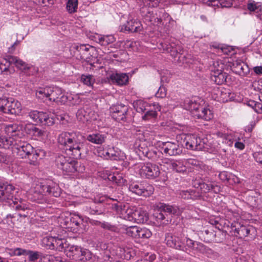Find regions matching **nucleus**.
Here are the masks:
<instances>
[{
  "label": "nucleus",
  "instance_id": "nucleus-52",
  "mask_svg": "<svg viewBox=\"0 0 262 262\" xmlns=\"http://www.w3.org/2000/svg\"><path fill=\"white\" fill-rule=\"evenodd\" d=\"M61 190L58 185L55 183L52 187L50 186V194L52 193L54 196L58 197L60 194Z\"/></svg>",
  "mask_w": 262,
  "mask_h": 262
},
{
  "label": "nucleus",
  "instance_id": "nucleus-44",
  "mask_svg": "<svg viewBox=\"0 0 262 262\" xmlns=\"http://www.w3.org/2000/svg\"><path fill=\"white\" fill-rule=\"evenodd\" d=\"M231 138V141H232L233 142L234 141H235V143L234 144V146L235 148H236L239 150H243L244 149V148H245L244 144L242 142L240 141L241 139L243 138L242 137H241L237 134H234L233 137H232Z\"/></svg>",
  "mask_w": 262,
  "mask_h": 262
},
{
  "label": "nucleus",
  "instance_id": "nucleus-40",
  "mask_svg": "<svg viewBox=\"0 0 262 262\" xmlns=\"http://www.w3.org/2000/svg\"><path fill=\"white\" fill-rule=\"evenodd\" d=\"M225 65L221 60H216L213 62L211 67V71L212 74L216 73L217 72H222L224 70Z\"/></svg>",
  "mask_w": 262,
  "mask_h": 262
},
{
  "label": "nucleus",
  "instance_id": "nucleus-35",
  "mask_svg": "<svg viewBox=\"0 0 262 262\" xmlns=\"http://www.w3.org/2000/svg\"><path fill=\"white\" fill-rule=\"evenodd\" d=\"M145 21L149 22L154 25H159L161 24L162 20L161 18L158 17L152 12H148L147 14L144 16Z\"/></svg>",
  "mask_w": 262,
  "mask_h": 262
},
{
  "label": "nucleus",
  "instance_id": "nucleus-26",
  "mask_svg": "<svg viewBox=\"0 0 262 262\" xmlns=\"http://www.w3.org/2000/svg\"><path fill=\"white\" fill-rule=\"evenodd\" d=\"M106 138L105 135L97 133L89 135L86 137V139L94 144H101L105 142Z\"/></svg>",
  "mask_w": 262,
  "mask_h": 262
},
{
  "label": "nucleus",
  "instance_id": "nucleus-47",
  "mask_svg": "<svg viewBox=\"0 0 262 262\" xmlns=\"http://www.w3.org/2000/svg\"><path fill=\"white\" fill-rule=\"evenodd\" d=\"M205 238L207 242L211 241H216L215 239L216 234L213 232L209 230H206L203 232Z\"/></svg>",
  "mask_w": 262,
  "mask_h": 262
},
{
  "label": "nucleus",
  "instance_id": "nucleus-5",
  "mask_svg": "<svg viewBox=\"0 0 262 262\" xmlns=\"http://www.w3.org/2000/svg\"><path fill=\"white\" fill-rule=\"evenodd\" d=\"M11 64H15L18 69L25 73L28 75L30 74L28 72V71L32 68V66L26 63L17 57L13 56H8L7 59H5L0 62V74L5 72L7 73L8 72L10 74L12 73L14 70L9 68Z\"/></svg>",
  "mask_w": 262,
  "mask_h": 262
},
{
  "label": "nucleus",
  "instance_id": "nucleus-17",
  "mask_svg": "<svg viewBox=\"0 0 262 262\" xmlns=\"http://www.w3.org/2000/svg\"><path fill=\"white\" fill-rule=\"evenodd\" d=\"M59 101L61 104L68 103L69 105H76L80 103L81 99L78 94L67 93L60 97Z\"/></svg>",
  "mask_w": 262,
  "mask_h": 262
},
{
  "label": "nucleus",
  "instance_id": "nucleus-25",
  "mask_svg": "<svg viewBox=\"0 0 262 262\" xmlns=\"http://www.w3.org/2000/svg\"><path fill=\"white\" fill-rule=\"evenodd\" d=\"M194 186L200 189L202 192L206 193L215 189V186L211 183H205L201 180H195L193 182Z\"/></svg>",
  "mask_w": 262,
  "mask_h": 262
},
{
  "label": "nucleus",
  "instance_id": "nucleus-11",
  "mask_svg": "<svg viewBox=\"0 0 262 262\" xmlns=\"http://www.w3.org/2000/svg\"><path fill=\"white\" fill-rule=\"evenodd\" d=\"M111 205V208L115 210L120 217L125 220L133 222L135 207H129L128 205H122V203H115L114 204L108 203Z\"/></svg>",
  "mask_w": 262,
  "mask_h": 262
},
{
  "label": "nucleus",
  "instance_id": "nucleus-1",
  "mask_svg": "<svg viewBox=\"0 0 262 262\" xmlns=\"http://www.w3.org/2000/svg\"><path fill=\"white\" fill-rule=\"evenodd\" d=\"M81 137L79 133L75 132H64L58 137V143L63 146V149L65 150L66 154L72 157L59 168L65 174H70L77 171L78 163L74 159L81 157L84 146L83 142L79 139Z\"/></svg>",
  "mask_w": 262,
  "mask_h": 262
},
{
  "label": "nucleus",
  "instance_id": "nucleus-27",
  "mask_svg": "<svg viewBox=\"0 0 262 262\" xmlns=\"http://www.w3.org/2000/svg\"><path fill=\"white\" fill-rule=\"evenodd\" d=\"M186 244L185 247L187 246L193 250L203 252L205 250V246L201 243L194 241L189 238L186 237L185 239Z\"/></svg>",
  "mask_w": 262,
  "mask_h": 262
},
{
  "label": "nucleus",
  "instance_id": "nucleus-30",
  "mask_svg": "<svg viewBox=\"0 0 262 262\" xmlns=\"http://www.w3.org/2000/svg\"><path fill=\"white\" fill-rule=\"evenodd\" d=\"M228 75L226 73L222 72L212 74L211 79L218 85L222 84L226 81Z\"/></svg>",
  "mask_w": 262,
  "mask_h": 262
},
{
  "label": "nucleus",
  "instance_id": "nucleus-55",
  "mask_svg": "<svg viewBox=\"0 0 262 262\" xmlns=\"http://www.w3.org/2000/svg\"><path fill=\"white\" fill-rule=\"evenodd\" d=\"M24 252H25V249H23L19 248L15 249H11L9 250V254L11 255L20 256L21 255H24Z\"/></svg>",
  "mask_w": 262,
  "mask_h": 262
},
{
  "label": "nucleus",
  "instance_id": "nucleus-2",
  "mask_svg": "<svg viewBox=\"0 0 262 262\" xmlns=\"http://www.w3.org/2000/svg\"><path fill=\"white\" fill-rule=\"evenodd\" d=\"M204 104L203 99L198 97H193L191 99L185 100L183 107L189 111L198 119L206 121L210 120L213 118V114L209 108L203 106Z\"/></svg>",
  "mask_w": 262,
  "mask_h": 262
},
{
  "label": "nucleus",
  "instance_id": "nucleus-48",
  "mask_svg": "<svg viewBox=\"0 0 262 262\" xmlns=\"http://www.w3.org/2000/svg\"><path fill=\"white\" fill-rule=\"evenodd\" d=\"M77 117L78 119L83 122L88 121L90 119L87 112L83 110L78 111L77 114Z\"/></svg>",
  "mask_w": 262,
  "mask_h": 262
},
{
  "label": "nucleus",
  "instance_id": "nucleus-62",
  "mask_svg": "<svg viewBox=\"0 0 262 262\" xmlns=\"http://www.w3.org/2000/svg\"><path fill=\"white\" fill-rule=\"evenodd\" d=\"M253 86L254 89H257L259 91L262 93V78L253 83Z\"/></svg>",
  "mask_w": 262,
  "mask_h": 262
},
{
  "label": "nucleus",
  "instance_id": "nucleus-39",
  "mask_svg": "<svg viewBox=\"0 0 262 262\" xmlns=\"http://www.w3.org/2000/svg\"><path fill=\"white\" fill-rule=\"evenodd\" d=\"M72 216L70 215L66 216L64 214H61L58 218V222L59 225L63 228L67 229L69 224L71 222Z\"/></svg>",
  "mask_w": 262,
  "mask_h": 262
},
{
  "label": "nucleus",
  "instance_id": "nucleus-6",
  "mask_svg": "<svg viewBox=\"0 0 262 262\" xmlns=\"http://www.w3.org/2000/svg\"><path fill=\"white\" fill-rule=\"evenodd\" d=\"M183 142V147L192 150H201L207 148L206 143L207 139H201L193 134L182 135L181 136Z\"/></svg>",
  "mask_w": 262,
  "mask_h": 262
},
{
  "label": "nucleus",
  "instance_id": "nucleus-38",
  "mask_svg": "<svg viewBox=\"0 0 262 262\" xmlns=\"http://www.w3.org/2000/svg\"><path fill=\"white\" fill-rule=\"evenodd\" d=\"M78 0H68L66 4V10L70 14L77 12L78 9Z\"/></svg>",
  "mask_w": 262,
  "mask_h": 262
},
{
  "label": "nucleus",
  "instance_id": "nucleus-8",
  "mask_svg": "<svg viewBox=\"0 0 262 262\" xmlns=\"http://www.w3.org/2000/svg\"><path fill=\"white\" fill-rule=\"evenodd\" d=\"M69 250V252L67 253V256H72L73 258L76 260L83 262L90 260L92 261L98 260V258L88 249H84L78 246H72L70 247Z\"/></svg>",
  "mask_w": 262,
  "mask_h": 262
},
{
  "label": "nucleus",
  "instance_id": "nucleus-41",
  "mask_svg": "<svg viewBox=\"0 0 262 262\" xmlns=\"http://www.w3.org/2000/svg\"><path fill=\"white\" fill-rule=\"evenodd\" d=\"M71 158L70 157H66L63 154H59L56 157L55 164L58 168H60L61 166L69 161Z\"/></svg>",
  "mask_w": 262,
  "mask_h": 262
},
{
  "label": "nucleus",
  "instance_id": "nucleus-42",
  "mask_svg": "<svg viewBox=\"0 0 262 262\" xmlns=\"http://www.w3.org/2000/svg\"><path fill=\"white\" fill-rule=\"evenodd\" d=\"M152 235L151 231L146 228H140L139 227L137 238H148Z\"/></svg>",
  "mask_w": 262,
  "mask_h": 262
},
{
  "label": "nucleus",
  "instance_id": "nucleus-31",
  "mask_svg": "<svg viewBox=\"0 0 262 262\" xmlns=\"http://www.w3.org/2000/svg\"><path fill=\"white\" fill-rule=\"evenodd\" d=\"M153 108L148 109L142 116V118L145 120H148L152 118H155L157 115V111L160 110V106L158 104H154L152 106Z\"/></svg>",
  "mask_w": 262,
  "mask_h": 262
},
{
  "label": "nucleus",
  "instance_id": "nucleus-15",
  "mask_svg": "<svg viewBox=\"0 0 262 262\" xmlns=\"http://www.w3.org/2000/svg\"><path fill=\"white\" fill-rule=\"evenodd\" d=\"M128 111V107L122 104H117L111 107L113 117L117 121L124 120Z\"/></svg>",
  "mask_w": 262,
  "mask_h": 262
},
{
  "label": "nucleus",
  "instance_id": "nucleus-46",
  "mask_svg": "<svg viewBox=\"0 0 262 262\" xmlns=\"http://www.w3.org/2000/svg\"><path fill=\"white\" fill-rule=\"evenodd\" d=\"M139 227L136 226H132L127 227L126 229V233L135 238H137Z\"/></svg>",
  "mask_w": 262,
  "mask_h": 262
},
{
  "label": "nucleus",
  "instance_id": "nucleus-29",
  "mask_svg": "<svg viewBox=\"0 0 262 262\" xmlns=\"http://www.w3.org/2000/svg\"><path fill=\"white\" fill-rule=\"evenodd\" d=\"M80 218L78 215L72 216L71 222L67 228L68 231L77 232L80 227Z\"/></svg>",
  "mask_w": 262,
  "mask_h": 262
},
{
  "label": "nucleus",
  "instance_id": "nucleus-36",
  "mask_svg": "<svg viewBox=\"0 0 262 262\" xmlns=\"http://www.w3.org/2000/svg\"><path fill=\"white\" fill-rule=\"evenodd\" d=\"M134 106L136 111L139 113L145 112L148 109V107H151L148 103L141 100H138L135 102Z\"/></svg>",
  "mask_w": 262,
  "mask_h": 262
},
{
  "label": "nucleus",
  "instance_id": "nucleus-60",
  "mask_svg": "<svg viewBox=\"0 0 262 262\" xmlns=\"http://www.w3.org/2000/svg\"><path fill=\"white\" fill-rule=\"evenodd\" d=\"M110 201H117V200L112 199L110 198H108L106 195H102V196H100L99 199H97V198L95 199V201L97 202H99V203H103V202H104L105 201L108 202Z\"/></svg>",
  "mask_w": 262,
  "mask_h": 262
},
{
  "label": "nucleus",
  "instance_id": "nucleus-23",
  "mask_svg": "<svg viewBox=\"0 0 262 262\" xmlns=\"http://www.w3.org/2000/svg\"><path fill=\"white\" fill-rule=\"evenodd\" d=\"M77 50L81 54V58L83 59H87L90 56H92L94 48L93 47L88 45H80L77 47Z\"/></svg>",
  "mask_w": 262,
  "mask_h": 262
},
{
  "label": "nucleus",
  "instance_id": "nucleus-32",
  "mask_svg": "<svg viewBox=\"0 0 262 262\" xmlns=\"http://www.w3.org/2000/svg\"><path fill=\"white\" fill-rule=\"evenodd\" d=\"M62 95H66L63 94L62 90L58 87L53 88L52 90L50 92V101L56 102L57 103L60 104V97Z\"/></svg>",
  "mask_w": 262,
  "mask_h": 262
},
{
  "label": "nucleus",
  "instance_id": "nucleus-43",
  "mask_svg": "<svg viewBox=\"0 0 262 262\" xmlns=\"http://www.w3.org/2000/svg\"><path fill=\"white\" fill-rule=\"evenodd\" d=\"M24 255H28L30 261L36 260L41 256V253L39 252L27 250H25Z\"/></svg>",
  "mask_w": 262,
  "mask_h": 262
},
{
  "label": "nucleus",
  "instance_id": "nucleus-18",
  "mask_svg": "<svg viewBox=\"0 0 262 262\" xmlns=\"http://www.w3.org/2000/svg\"><path fill=\"white\" fill-rule=\"evenodd\" d=\"M50 249H56L57 250L61 251L64 250L67 255L70 247H66L67 244L64 239L58 238L55 237H50Z\"/></svg>",
  "mask_w": 262,
  "mask_h": 262
},
{
  "label": "nucleus",
  "instance_id": "nucleus-28",
  "mask_svg": "<svg viewBox=\"0 0 262 262\" xmlns=\"http://www.w3.org/2000/svg\"><path fill=\"white\" fill-rule=\"evenodd\" d=\"M171 170L179 173H184L186 171L185 161L182 159L174 160Z\"/></svg>",
  "mask_w": 262,
  "mask_h": 262
},
{
  "label": "nucleus",
  "instance_id": "nucleus-22",
  "mask_svg": "<svg viewBox=\"0 0 262 262\" xmlns=\"http://www.w3.org/2000/svg\"><path fill=\"white\" fill-rule=\"evenodd\" d=\"M177 194L180 198L184 199L196 200L200 197L199 192L193 189L179 190L177 191Z\"/></svg>",
  "mask_w": 262,
  "mask_h": 262
},
{
  "label": "nucleus",
  "instance_id": "nucleus-64",
  "mask_svg": "<svg viewBox=\"0 0 262 262\" xmlns=\"http://www.w3.org/2000/svg\"><path fill=\"white\" fill-rule=\"evenodd\" d=\"M65 115H54L53 116H50V118L53 120L52 123H54L56 119L59 121H63L65 119Z\"/></svg>",
  "mask_w": 262,
  "mask_h": 262
},
{
  "label": "nucleus",
  "instance_id": "nucleus-56",
  "mask_svg": "<svg viewBox=\"0 0 262 262\" xmlns=\"http://www.w3.org/2000/svg\"><path fill=\"white\" fill-rule=\"evenodd\" d=\"M45 114L43 112H38L37 111H33L30 113V116L32 118L33 120H36L37 119L42 122V116H44Z\"/></svg>",
  "mask_w": 262,
  "mask_h": 262
},
{
  "label": "nucleus",
  "instance_id": "nucleus-16",
  "mask_svg": "<svg viewBox=\"0 0 262 262\" xmlns=\"http://www.w3.org/2000/svg\"><path fill=\"white\" fill-rule=\"evenodd\" d=\"M165 241L166 245L170 247L181 250L185 248L184 242L179 236L168 234L166 236Z\"/></svg>",
  "mask_w": 262,
  "mask_h": 262
},
{
  "label": "nucleus",
  "instance_id": "nucleus-37",
  "mask_svg": "<svg viewBox=\"0 0 262 262\" xmlns=\"http://www.w3.org/2000/svg\"><path fill=\"white\" fill-rule=\"evenodd\" d=\"M237 230V234L242 236H247L248 235L251 234V232L254 233L255 231L254 228L251 226H242Z\"/></svg>",
  "mask_w": 262,
  "mask_h": 262
},
{
  "label": "nucleus",
  "instance_id": "nucleus-13",
  "mask_svg": "<svg viewBox=\"0 0 262 262\" xmlns=\"http://www.w3.org/2000/svg\"><path fill=\"white\" fill-rule=\"evenodd\" d=\"M129 190L138 195L149 196L153 193L154 188L151 185L148 184L145 187L141 183H133L129 185Z\"/></svg>",
  "mask_w": 262,
  "mask_h": 262
},
{
  "label": "nucleus",
  "instance_id": "nucleus-53",
  "mask_svg": "<svg viewBox=\"0 0 262 262\" xmlns=\"http://www.w3.org/2000/svg\"><path fill=\"white\" fill-rule=\"evenodd\" d=\"M249 72V68L248 66L244 62L241 63V67L239 68V70H236L235 73L239 75H246Z\"/></svg>",
  "mask_w": 262,
  "mask_h": 262
},
{
  "label": "nucleus",
  "instance_id": "nucleus-21",
  "mask_svg": "<svg viewBox=\"0 0 262 262\" xmlns=\"http://www.w3.org/2000/svg\"><path fill=\"white\" fill-rule=\"evenodd\" d=\"M94 39L96 42L102 46H107L114 42L115 38L113 35H102L96 34L94 36Z\"/></svg>",
  "mask_w": 262,
  "mask_h": 262
},
{
  "label": "nucleus",
  "instance_id": "nucleus-50",
  "mask_svg": "<svg viewBox=\"0 0 262 262\" xmlns=\"http://www.w3.org/2000/svg\"><path fill=\"white\" fill-rule=\"evenodd\" d=\"M214 135L216 136L217 137L222 138L223 140H228V142H227V143L229 144V145L230 146H232L233 145V142L231 141V138L229 136H227L226 134L220 132H217L216 133H215Z\"/></svg>",
  "mask_w": 262,
  "mask_h": 262
},
{
  "label": "nucleus",
  "instance_id": "nucleus-51",
  "mask_svg": "<svg viewBox=\"0 0 262 262\" xmlns=\"http://www.w3.org/2000/svg\"><path fill=\"white\" fill-rule=\"evenodd\" d=\"M36 96L40 99H43L45 98H47L49 96L48 91L45 89H40L37 91L36 93Z\"/></svg>",
  "mask_w": 262,
  "mask_h": 262
},
{
  "label": "nucleus",
  "instance_id": "nucleus-58",
  "mask_svg": "<svg viewBox=\"0 0 262 262\" xmlns=\"http://www.w3.org/2000/svg\"><path fill=\"white\" fill-rule=\"evenodd\" d=\"M174 160V159L165 158L162 160V164L164 166L167 167V168L171 169Z\"/></svg>",
  "mask_w": 262,
  "mask_h": 262
},
{
  "label": "nucleus",
  "instance_id": "nucleus-10",
  "mask_svg": "<svg viewBox=\"0 0 262 262\" xmlns=\"http://www.w3.org/2000/svg\"><path fill=\"white\" fill-rule=\"evenodd\" d=\"M136 169L141 177L149 179H154L160 174L159 166L150 163L139 164L136 166Z\"/></svg>",
  "mask_w": 262,
  "mask_h": 262
},
{
  "label": "nucleus",
  "instance_id": "nucleus-9",
  "mask_svg": "<svg viewBox=\"0 0 262 262\" xmlns=\"http://www.w3.org/2000/svg\"><path fill=\"white\" fill-rule=\"evenodd\" d=\"M22 108L20 102L13 98L0 99V111L4 113L18 115L21 113Z\"/></svg>",
  "mask_w": 262,
  "mask_h": 262
},
{
  "label": "nucleus",
  "instance_id": "nucleus-45",
  "mask_svg": "<svg viewBox=\"0 0 262 262\" xmlns=\"http://www.w3.org/2000/svg\"><path fill=\"white\" fill-rule=\"evenodd\" d=\"M81 80L84 84L89 86H93L95 81L94 76L91 75H82Z\"/></svg>",
  "mask_w": 262,
  "mask_h": 262
},
{
  "label": "nucleus",
  "instance_id": "nucleus-4",
  "mask_svg": "<svg viewBox=\"0 0 262 262\" xmlns=\"http://www.w3.org/2000/svg\"><path fill=\"white\" fill-rule=\"evenodd\" d=\"M18 189L11 184L3 183L0 184V201H12L14 203L16 210H24L25 207L21 205L17 204L18 199L16 198Z\"/></svg>",
  "mask_w": 262,
  "mask_h": 262
},
{
  "label": "nucleus",
  "instance_id": "nucleus-61",
  "mask_svg": "<svg viewBox=\"0 0 262 262\" xmlns=\"http://www.w3.org/2000/svg\"><path fill=\"white\" fill-rule=\"evenodd\" d=\"M253 155L255 160L257 162L262 164V151L255 152Z\"/></svg>",
  "mask_w": 262,
  "mask_h": 262
},
{
  "label": "nucleus",
  "instance_id": "nucleus-7",
  "mask_svg": "<svg viewBox=\"0 0 262 262\" xmlns=\"http://www.w3.org/2000/svg\"><path fill=\"white\" fill-rule=\"evenodd\" d=\"M13 151L20 158L30 159V163L35 165L39 154L34 150L32 146L28 143L23 142L13 148Z\"/></svg>",
  "mask_w": 262,
  "mask_h": 262
},
{
  "label": "nucleus",
  "instance_id": "nucleus-34",
  "mask_svg": "<svg viewBox=\"0 0 262 262\" xmlns=\"http://www.w3.org/2000/svg\"><path fill=\"white\" fill-rule=\"evenodd\" d=\"M247 9L250 11L258 13L262 11V4L260 2L249 0L247 3Z\"/></svg>",
  "mask_w": 262,
  "mask_h": 262
},
{
  "label": "nucleus",
  "instance_id": "nucleus-57",
  "mask_svg": "<svg viewBox=\"0 0 262 262\" xmlns=\"http://www.w3.org/2000/svg\"><path fill=\"white\" fill-rule=\"evenodd\" d=\"M234 0H220L216 1L219 2L222 7L229 8L231 7Z\"/></svg>",
  "mask_w": 262,
  "mask_h": 262
},
{
  "label": "nucleus",
  "instance_id": "nucleus-12",
  "mask_svg": "<svg viewBox=\"0 0 262 262\" xmlns=\"http://www.w3.org/2000/svg\"><path fill=\"white\" fill-rule=\"evenodd\" d=\"M163 153L169 156L180 155L183 152V146L178 141L162 142L159 144Z\"/></svg>",
  "mask_w": 262,
  "mask_h": 262
},
{
  "label": "nucleus",
  "instance_id": "nucleus-33",
  "mask_svg": "<svg viewBox=\"0 0 262 262\" xmlns=\"http://www.w3.org/2000/svg\"><path fill=\"white\" fill-rule=\"evenodd\" d=\"M161 208L164 212H167L169 214H173L177 215H180L182 211V210L177 206L164 204L161 206Z\"/></svg>",
  "mask_w": 262,
  "mask_h": 262
},
{
  "label": "nucleus",
  "instance_id": "nucleus-49",
  "mask_svg": "<svg viewBox=\"0 0 262 262\" xmlns=\"http://www.w3.org/2000/svg\"><path fill=\"white\" fill-rule=\"evenodd\" d=\"M186 163L189 166H191L192 168L199 169L201 167L202 163L196 159H189L187 160Z\"/></svg>",
  "mask_w": 262,
  "mask_h": 262
},
{
  "label": "nucleus",
  "instance_id": "nucleus-20",
  "mask_svg": "<svg viewBox=\"0 0 262 262\" xmlns=\"http://www.w3.org/2000/svg\"><path fill=\"white\" fill-rule=\"evenodd\" d=\"M105 154L107 155V159L113 160H122L125 157L123 152L118 148L114 147L107 148V151L105 152Z\"/></svg>",
  "mask_w": 262,
  "mask_h": 262
},
{
  "label": "nucleus",
  "instance_id": "nucleus-24",
  "mask_svg": "<svg viewBox=\"0 0 262 262\" xmlns=\"http://www.w3.org/2000/svg\"><path fill=\"white\" fill-rule=\"evenodd\" d=\"M148 219V215L146 211L141 208L137 209L135 207L133 222L137 223H144L147 221Z\"/></svg>",
  "mask_w": 262,
  "mask_h": 262
},
{
  "label": "nucleus",
  "instance_id": "nucleus-63",
  "mask_svg": "<svg viewBox=\"0 0 262 262\" xmlns=\"http://www.w3.org/2000/svg\"><path fill=\"white\" fill-rule=\"evenodd\" d=\"M154 215L158 222L162 221L165 219V215L161 211H158L154 213Z\"/></svg>",
  "mask_w": 262,
  "mask_h": 262
},
{
  "label": "nucleus",
  "instance_id": "nucleus-14",
  "mask_svg": "<svg viewBox=\"0 0 262 262\" xmlns=\"http://www.w3.org/2000/svg\"><path fill=\"white\" fill-rule=\"evenodd\" d=\"M143 29L142 25L140 21L137 19L129 18L126 24L120 26V29L121 32H140Z\"/></svg>",
  "mask_w": 262,
  "mask_h": 262
},
{
  "label": "nucleus",
  "instance_id": "nucleus-3",
  "mask_svg": "<svg viewBox=\"0 0 262 262\" xmlns=\"http://www.w3.org/2000/svg\"><path fill=\"white\" fill-rule=\"evenodd\" d=\"M19 126L16 124H10L4 128L6 136L0 135V147L8 148L13 144L14 141L20 138L21 132Z\"/></svg>",
  "mask_w": 262,
  "mask_h": 262
},
{
  "label": "nucleus",
  "instance_id": "nucleus-19",
  "mask_svg": "<svg viewBox=\"0 0 262 262\" xmlns=\"http://www.w3.org/2000/svg\"><path fill=\"white\" fill-rule=\"evenodd\" d=\"M110 79L113 83L119 85H125L128 81V76L125 73H113L110 75Z\"/></svg>",
  "mask_w": 262,
  "mask_h": 262
},
{
  "label": "nucleus",
  "instance_id": "nucleus-59",
  "mask_svg": "<svg viewBox=\"0 0 262 262\" xmlns=\"http://www.w3.org/2000/svg\"><path fill=\"white\" fill-rule=\"evenodd\" d=\"M86 211L91 214H101L103 212L96 208H92L91 207L86 208Z\"/></svg>",
  "mask_w": 262,
  "mask_h": 262
},
{
  "label": "nucleus",
  "instance_id": "nucleus-54",
  "mask_svg": "<svg viewBox=\"0 0 262 262\" xmlns=\"http://www.w3.org/2000/svg\"><path fill=\"white\" fill-rule=\"evenodd\" d=\"M166 94L167 90L166 88L163 86H161L156 93L155 96L157 98H163L166 97Z\"/></svg>",
  "mask_w": 262,
  "mask_h": 262
}]
</instances>
